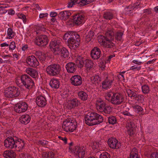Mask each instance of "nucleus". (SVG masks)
I'll return each mask as SVG.
<instances>
[{
    "mask_svg": "<svg viewBox=\"0 0 158 158\" xmlns=\"http://www.w3.org/2000/svg\"><path fill=\"white\" fill-rule=\"evenodd\" d=\"M123 32L118 31L114 35V30L113 29H108L105 33V36H101V42L104 47L107 48H111L113 47L114 44L112 42L114 39V36L116 40L118 41H121L123 35Z\"/></svg>",
    "mask_w": 158,
    "mask_h": 158,
    "instance_id": "obj_1",
    "label": "nucleus"
},
{
    "mask_svg": "<svg viewBox=\"0 0 158 158\" xmlns=\"http://www.w3.org/2000/svg\"><path fill=\"white\" fill-rule=\"evenodd\" d=\"M63 40L66 41V44L71 49H76L80 44V37L76 31H69L63 36Z\"/></svg>",
    "mask_w": 158,
    "mask_h": 158,
    "instance_id": "obj_2",
    "label": "nucleus"
},
{
    "mask_svg": "<svg viewBox=\"0 0 158 158\" xmlns=\"http://www.w3.org/2000/svg\"><path fill=\"white\" fill-rule=\"evenodd\" d=\"M85 123L89 126L99 124L103 122V117L97 113L90 111L85 115Z\"/></svg>",
    "mask_w": 158,
    "mask_h": 158,
    "instance_id": "obj_3",
    "label": "nucleus"
},
{
    "mask_svg": "<svg viewBox=\"0 0 158 158\" xmlns=\"http://www.w3.org/2000/svg\"><path fill=\"white\" fill-rule=\"evenodd\" d=\"M125 95L121 93L108 92L106 94L105 98L112 104L119 105L125 102Z\"/></svg>",
    "mask_w": 158,
    "mask_h": 158,
    "instance_id": "obj_4",
    "label": "nucleus"
},
{
    "mask_svg": "<svg viewBox=\"0 0 158 158\" xmlns=\"http://www.w3.org/2000/svg\"><path fill=\"white\" fill-rule=\"evenodd\" d=\"M76 59V62L79 67L82 68L85 64V67L88 70L93 68L94 64L91 60L86 59L82 56H77Z\"/></svg>",
    "mask_w": 158,
    "mask_h": 158,
    "instance_id": "obj_5",
    "label": "nucleus"
},
{
    "mask_svg": "<svg viewBox=\"0 0 158 158\" xmlns=\"http://www.w3.org/2000/svg\"><path fill=\"white\" fill-rule=\"evenodd\" d=\"M77 127V123L76 120L69 118L64 121L62 126L64 130L67 132L73 131L76 129Z\"/></svg>",
    "mask_w": 158,
    "mask_h": 158,
    "instance_id": "obj_6",
    "label": "nucleus"
},
{
    "mask_svg": "<svg viewBox=\"0 0 158 158\" xmlns=\"http://www.w3.org/2000/svg\"><path fill=\"white\" fill-rule=\"evenodd\" d=\"M22 85L30 90L35 88V83L31 77L27 74H23L20 77Z\"/></svg>",
    "mask_w": 158,
    "mask_h": 158,
    "instance_id": "obj_7",
    "label": "nucleus"
},
{
    "mask_svg": "<svg viewBox=\"0 0 158 158\" xmlns=\"http://www.w3.org/2000/svg\"><path fill=\"white\" fill-rule=\"evenodd\" d=\"M61 41V39L59 37L53 38L49 44L50 49L53 52L60 51V48L62 47Z\"/></svg>",
    "mask_w": 158,
    "mask_h": 158,
    "instance_id": "obj_8",
    "label": "nucleus"
},
{
    "mask_svg": "<svg viewBox=\"0 0 158 158\" xmlns=\"http://www.w3.org/2000/svg\"><path fill=\"white\" fill-rule=\"evenodd\" d=\"M61 70L60 65L57 64H53L48 66L46 68L48 74L51 76H56L59 74Z\"/></svg>",
    "mask_w": 158,
    "mask_h": 158,
    "instance_id": "obj_9",
    "label": "nucleus"
},
{
    "mask_svg": "<svg viewBox=\"0 0 158 158\" xmlns=\"http://www.w3.org/2000/svg\"><path fill=\"white\" fill-rule=\"evenodd\" d=\"M28 105L24 101H20L15 104L14 109L16 113H21L25 112L27 110Z\"/></svg>",
    "mask_w": 158,
    "mask_h": 158,
    "instance_id": "obj_10",
    "label": "nucleus"
},
{
    "mask_svg": "<svg viewBox=\"0 0 158 158\" xmlns=\"http://www.w3.org/2000/svg\"><path fill=\"white\" fill-rule=\"evenodd\" d=\"M49 40L46 35H40L36 37L35 40V44L39 46H44L48 44Z\"/></svg>",
    "mask_w": 158,
    "mask_h": 158,
    "instance_id": "obj_11",
    "label": "nucleus"
},
{
    "mask_svg": "<svg viewBox=\"0 0 158 158\" xmlns=\"http://www.w3.org/2000/svg\"><path fill=\"white\" fill-rule=\"evenodd\" d=\"M73 23V25L78 26L84 23V16L82 13L74 14L72 16Z\"/></svg>",
    "mask_w": 158,
    "mask_h": 158,
    "instance_id": "obj_12",
    "label": "nucleus"
},
{
    "mask_svg": "<svg viewBox=\"0 0 158 158\" xmlns=\"http://www.w3.org/2000/svg\"><path fill=\"white\" fill-rule=\"evenodd\" d=\"M115 77H106L102 82V88L107 90L111 88L112 84L114 82Z\"/></svg>",
    "mask_w": 158,
    "mask_h": 158,
    "instance_id": "obj_13",
    "label": "nucleus"
},
{
    "mask_svg": "<svg viewBox=\"0 0 158 158\" xmlns=\"http://www.w3.org/2000/svg\"><path fill=\"white\" fill-rule=\"evenodd\" d=\"M17 138H7L4 141V145L8 148L15 149V145Z\"/></svg>",
    "mask_w": 158,
    "mask_h": 158,
    "instance_id": "obj_14",
    "label": "nucleus"
},
{
    "mask_svg": "<svg viewBox=\"0 0 158 158\" xmlns=\"http://www.w3.org/2000/svg\"><path fill=\"white\" fill-rule=\"evenodd\" d=\"M81 103L77 98L71 99L68 101L67 107L69 109L72 110L76 109L80 106Z\"/></svg>",
    "mask_w": 158,
    "mask_h": 158,
    "instance_id": "obj_15",
    "label": "nucleus"
},
{
    "mask_svg": "<svg viewBox=\"0 0 158 158\" xmlns=\"http://www.w3.org/2000/svg\"><path fill=\"white\" fill-rule=\"evenodd\" d=\"M85 148L84 146H75L73 149L74 153L77 155L79 158H83L85 153Z\"/></svg>",
    "mask_w": 158,
    "mask_h": 158,
    "instance_id": "obj_16",
    "label": "nucleus"
},
{
    "mask_svg": "<svg viewBox=\"0 0 158 158\" xmlns=\"http://www.w3.org/2000/svg\"><path fill=\"white\" fill-rule=\"evenodd\" d=\"M108 144L109 146L111 148L118 149L120 148L121 144L115 138H110L108 140Z\"/></svg>",
    "mask_w": 158,
    "mask_h": 158,
    "instance_id": "obj_17",
    "label": "nucleus"
},
{
    "mask_svg": "<svg viewBox=\"0 0 158 158\" xmlns=\"http://www.w3.org/2000/svg\"><path fill=\"white\" fill-rule=\"evenodd\" d=\"M26 62L29 66L33 67H36L39 64L36 58L34 56H29L27 57Z\"/></svg>",
    "mask_w": 158,
    "mask_h": 158,
    "instance_id": "obj_18",
    "label": "nucleus"
},
{
    "mask_svg": "<svg viewBox=\"0 0 158 158\" xmlns=\"http://www.w3.org/2000/svg\"><path fill=\"white\" fill-rule=\"evenodd\" d=\"M71 83L72 85L75 86H79L82 83V79L81 76L75 75L72 76L70 78Z\"/></svg>",
    "mask_w": 158,
    "mask_h": 158,
    "instance_id": "obj_19",
    "label": "nucleus"
},
{
    "mask_svg": "<svg viewBox=\"0 0 158 158\" xmlns=\"http://www.w3.org/2000/svg\"><path fill=\"white\" fill-rule=\"evenodd\" d=\"M90 54L92 59L95 60H98L101 56V50L99 48L94 47L91 50Z\"/></svg>",
    "mask_w": 158,
    "mask_h": 158,
    "instance_id": "obj_20",
    "label": "nucleus"
},
{
    "mask_svg": "<svg viewBox=\"0 0 158 158\" xmlns=\"http://www.w3.org/2000/svg\"><path fill=\"white\" fill-rule=\"evenodd\" d=\"M36 104L39 107H44L47 104V100L42 95L38 96L35 100Z\"/></svg>",
    "mask_w": 158,
    "mask_h": 158,
    "instance_id": "obj_21",
    "label": "nucleus"
},
{
    "mask_svg": "<svg viewBox=\"0 0 158 158\" xmlns=\"http://www.w3.org/2000/svg\"><path fill=\"white\" fill-rule=\"evenodd\" d=\"M25 147V142L23 140L17 138L15 145V149L19 152L22 151L24 149Z\"/></svg>",
    "mask_w": 158,
    "mask_h": 158,
    "instance_id": "obj_22",
    "label": "nucleus"
},
{
    "mask_svg": "<svg viewBox=\"0 0 158 158\" xmlns=\"http://www.w3.org/2000/svg\"><path fill=\"white\" fill-rule=\"evenodd\" d=\"M127 126L128 134L130 136H132L135 133V127L134 123L133 121H131L128 123Z\"/></svg>",
    "mask_w": 158,
    "mask_h": 158,
    "instance_id": "obj_23",
    "label": "nucleus"
},
{
    "mask_svg": "<svg viewBox=\"0 0 158 158\" xmlns=\"http://www.w3.org/2000/svg\"><path fill=\"white\" fill-rule=\"evenodd\" d=\"M65 68L68 73H73L76 71L77 67L74 63L69 62L66 64Z\"/></svg>",
    "mask_w": 158,
    "mask_h": 158,
    "instance_id": "obj_24",
    "label": "nucleus"
},
{
    "mask_svg": "<svg viewBox=\"0 0 158 158\" xmlns=\"http://www.w3.org/2000/svg\"><path fill=\"white\" fill-rule=\"evenodd\" d=\"M59 50L60 51L57 52H58V54L61 57L63 58L68 57L69 55V52L68 50L66 48L62 46Z\"/></svg>",
    "mask_w": 158,
    "mask_h": 158,
    "instance_id": "obj_25",
    "label": "nucleus"
},
{
    "mask_svg": "<svg viewBox=\"0 0 158 158\" xmlns=\"http://www.w3.org/2000/svg\"><path fill=\"white\" fill-rule=\"evenodd\" d=\"M31 119L30 116L27 114L23 115L19 118V120L20 123L24 125H26L29 123Z\"/></svg>",
    "mask_w": 158,
    "mask_h": 158,
    "instance_id": "obj_26",
    "label": "nucleus"
},
{
    "mask_svg": "<svg viewBox=\"0 0 158 158\" xmlns=\"http://www.w3.org/2000/svg\"><path fill=\"white\" fill-rule=\"evenodd\" d=\"M71 13L69 11H62L58 14V16L62 20H65L71 15Z\"/></svg>",
    "mask_w": 158,
    "mask_h": 158,
    "instance_id": "obj_27",
    "label": "nucleus"
},
{
    "mask_svg": "<svg viewBox=\"0 0 158 158\" xmlns=\"http://www.w3.org/2000/svg\"><path fill=\"white\" fill-rule=\"evenodd\" d=\"M107 105L103 101L101 100H98L96 104L97 109L101 112H102Z\"/></svg>",
    "mask_w": 158,
    "mask_h": 158,
    "instance_id": "obj_28",
    "label": "nucleus"
},
{
    "mask_svg": "<svg viewBox=\"0 0 158 158\" xmlns=\"http://www.w3.org/2000/svg\"><path fill=\"white\" fill-rule=\"evenodd\" d=\"M15 87H9L6 89L4 94L5 97L8 98H11Z\"/></svg>",
    "mask_w": 158,
    "mask_h": 158,
    "instance_id": "obj_29",
    "label": "nucleus"
},
{
    "mask_svg": "<svg viewBox=\"0 0 158 158\" xmlns=\"http://www.w3.org/2000/svg\"><path fill=\"white\" fill-rule=\"evenodd\" d=\"M78 98L83 101H86L88 98V95L85 92L83 91H81L77 93Z\"/></svg>",
    "mask_w": 158,
    "mask_h": 158,
    "instance_id": "obj_30",
    "label": "nucleus"
},
{
    "mask_svg": "<svg viewBox=\"0 0 158 158\" xmlns=\"http://www.w3.org/2000/svg\"><path fill=\"white\" fill-rule=\"evenodd\" d=\"M49 85L52 88L57 89L59 87L60 82L58 79L52 78L50 81Z\"/></svg>",
    "mask_w": 158,
    "mask_h": 158,
    "instance_id": "obj_31",
    "label": "nucleus"
},
{
    "mask_svg": "<svg viewBox=\"0 0 158 158\" xmlns=\"http://www.w3.org/2000/svg\"><path fill=\"white\" fill-rule=\"evenodd\" d=\"M26 71L27 73L30 75L33 78H35L38 76L37 72L33 69L29 68H27Z\"/></svg>",
    "mask_w": 158,
    "mask_h": 158,
    "instance_id": "obj_32",
    "label": "nucleus"
},
{
    "mask_svg": "<svg viewBox=\"0 0 158 158\" xmlns=\"http://www.w3.org/2000/svg\"><path fill=\"white\" fill-rule=\"evenodd\" d=\"M3 155L6 158H15L16 157L15 153L12 150L5 151Z\"/></svg>",
    "mask_w": 158,
    "mask_h": 158,
    "instance_id": "obj_33",
    "label": "nucleus"
},
{
    "mask_svg": "<svg viewBox=\"0 0 158 158\" xmlns=\"http://www.w3.org/2000/svg\"><path fill=\"white\" fill-rule=\"evenodd\" d=\"M133 108L134 109L135 112L140 115H143L145 114L143 109L140 106L138 105H135L132 106Z\"/></svg>",
    "mask_w": 158,
    "mask_h": 158,
    "instance_id": "obj_34",
    "label": "nucleus"
},
{
    "mask_svg": "<svg viewBox=\"0 0 158 158\" xmlns=\"http://www.w3.org/2000/svg\"><path fill=\"white\" fill-rule=\"evenodd\" d=\"M114 17V14L113 13L110 11H107L104 12L103 17L106 20H111Z\"/></svg>",
    "mask_w": 158,
    "mask_h": 158,
    "instance_id": "obj_35",
    "label": "nucleus"
},
{
    "mask_svg": "<svg viewBox=\"0 0 158 158\" xmlns=\"http://www.w3.org/2000/svg\"><path fill=\"white\" fill-rule=\"evenodd\" d=\"M90 78L92 83L95 85H98L102 81V78L98 75L92 76Z\"/></svg>",
    "mask_w": 158,
    "mask_h": 158,
    "instance_id": "obj_36",
    "label": "nucleus"
},
{
    "mask_svg": "<svg viewBox=\"0 0 158 158\" xmlns=\"http://www.w3.org/2000/svg\"><path fill=\"white\" fill-rule=\"evenodd\" d=\"M94 35V32L93 31H90L86 34L85 38V41L86 43L89 42L93 38Z\"/></svg>",
    "mask_w": 158,
    "mask_h": 158,
    "instance_id": "obj_37",
    "label": "nucleus"
},
{
    "mask_svg": "<svg viewBox=\"0 0 158 158\" xmlns=\"http://www.w3.org/2000/svg\"><path fill=\"white\" fill-rule=\"evenodd\" d=\"M130 158H140L138 155L137 149L135 148H133L131 151Z\"/></svg>",
    "mask_w": 158,
    "mask_h": 158,
    "instance_id": "obj_38",
    "label": "nucleus"
},
{
    "mask_svg": "<svg viewBox=\"0 0 158 158\" xmlns=\"http://www.w3.org/2000/svg\"><path fill=\"white\" fill-rule=\"evenodd\" d=\"M126 92L128 96L130 97L131 99H132L134 96L135 95L136 92L133 89H126Z\"/></svg>",
    "mask_w": 158,
    "mask_h": 158,
    "instance_id": "obj_39",
    "label": "nucleus"
},
{
    "mask_svg": "<svg viewBox=\"0 0 158 158\" xmlns=\"http://www.w3.org/2000/svg\"><path fill=\"white\" fill-rule=\"evenodd\" d=\"M142 92L144 94H148L149 93V86L147 85H144L141 86Z\"/></svg>",
    "mask_w": 158,
    "mask_h": 158,
    "instance_id": "obj_40",
    "label": "nucleus"
},
{
    "mask_svg": "<svg viewBox=\"0 0 158 158\" xmlns=\"http://www.w3.org/2000/svg\"><path fill=\"white\" fill-rule=\"evenodd\" d=\"M89 4V3L88 0H79L78 3H77V6L80 7H82Z\"/></svg>",
    "mask_w": 158,
    "mask_h": 158,
    "instance_id": "obj_41",
    "label": "nucleus"
},
{
    "mask_svg": "<svg viewBox=\"0 0 158 158\" xmlns=\"http://www.w3.org/2000/svg\"><path fill=\"white\" fill-rule=\"evenodd\" d=\"M7 34L9 39H12L15 35V33L13 31V30L11 28H9L7 30Z\"/></svg>",
    "mask_w": 158,
    "mask_h": 158,
    "instance_id": "obj_42",
    "label": "nucleus"
},
{
    "mask_svg": "<svg viewBox=\"0 0 158 158\" xmlns=\"http://www.w3.org/2000/svg\"><path fill=\"white\" fill-rule=\"evenodd\" d=\"M43 54L44 53L40 51H37L35 53L36 56L38 57L40 60L42 61H44L45 59V57Z\"/></svg>",
    "mask_w": 158,
    "mask_h": 158,
    "instance_id": "obj_43",
    "label": "nucleus"
},
{
    "mask_svg": "<svg viewBox=\"0 0 158 158\" xmlns=\"http://www.w3.org/2000/svg\"><path fill=\"white\" fill-rule=\"evenodd\" d=\"M108 121L110 124L112 125L115 124L117 123V119L114 116L108 117Z\"/></svg>",
    "mask_w": 158,
    "mask_h": 158,
    "instance_id": "obj_44",
    "label": "nucleus"
},
{
    "mask_svg": "<svg viewBox=\"0 0 158 158\" xmlns=\"http://www.w3.org/2000/svg\"><path fill=\"white\" fill-rule=\"evenodd\" d=\"M20 94V91L19 89L15 87L14 90V92H13L11 98H14L18 97L19 96Z\"/></svg>",
    "mask_w": 158,
    "mask_h": 158,
    "instance_id": "obj_45",
    "label": "nucleus"
},
{
    "mask_svg": "<svg viewBox=\"0 0 158 158\" xmlns=\"http://www.w3.org/2000/svg\"><path fill=\"white\" fill-rule=\"evenodd\" d=\"M112 108L108 105H107L104 109L102 112H104L106 114H110L111 112Z\"/></svg>",
    "mask_w": 158,
    "mask_h": 158,
    "instance_id": "obj_46",
    "label": "nucleus"
},
{
    "mask_svg": "<svg viewBox=\"0 0 158 158\" xmlns=\"http://www.w3.org/2000/svg\"><path fill=\"white\" fill-rule=\"evenodd\" d=\"M134 7L132 6H126L125 8V10L126 11V13L127 14H131L133 10Z\"/></svg>",
    "mask_w": 158,
    "mask_h": 158,
    "instance_id": "obj_47",
    "label": "nucleus"
},
{
    "mask_svg": "<svg viewBox=\"0 0 158 158\" xmlns=\"http://www.w3.org/2000/svg\"><path fill=\"white\" fill-rule=\"evenodd\" d=\"M110 155L106 152L102 153L99 156L100 158H110Z\"/></svg>",
    "mask_w": 158,
    "mask_h": 158,
    "instance_id": "obj_48",
    "label": "nucleus"
},
{
    "mask_svg": "<svg viewBox=\"0 0 158 158\" xmlns=\"http://www.w3.org/2000/svg\"><path fill=\"white\" fill-rule=\"evenodd\" d=\"M130 109L129 108H126L125 110L122 112L123 114L126 116H131L133 115L130 113Z\"/></svg>",
    "mask_w": 158,
    "mask_h": 158,
    "instance_id": "obj_49",
    "label": "nucleus"
},
{
    "mask_svg": "<svg viewBox=\"0 0 158 158\" xmlns=\"http://www.w3.org/2000/svg\"><path fill=\"white\" fill-rule=\"evenodd\" d=\"M18 18L23 20L24 23H25L27 21V19L26 16L22 14H19L18 15Z\"/></svg>",
    "mask_w": 158,
    "mask_h": 158,
    "instance_id": "obj_50",
    "label": "nucleus"
},
{
    "mask_svg": "<svg viewBox=\"0 0 158 158\" xmlns=\"http://www.w3.org/2000/svg\"><path fill=\"white\" fill-rule=\"evenodd\" d=\"M7 138H17L16 136H15L14 133L11 131H8L6 132Z\"/></svg>",
    "mask_w": 158,
    "mask_h": 158,
    "instance_id": "obj_51",
    "label": "nucleus"
},
{
    "mask_svg": "<svg viewBox=\"0 0 158 158\" xmlns=\"http://www.w3.org/2000/svg\"><path fill=\"white\" fill-rule=\"evenodd\" d=\"M144 97L143 95L139 94L135 100H137L139 102H142L144 101Z\"/></svg>",
    "mask_w": 158,
    "mask_h": 158,
    "instance_id": "obj_52",
    "label": "nucleus"
},
{
    "mask_svg": "<svg viewBox=\"0 0 158 158\" xmlns=\"http://www.w3.org/2000/svg\"><path fill=\"white\" fill-rule=\"evenodd\" d=\"M48 141L44 139L39 140L38 142V143L39 144L41 145H42L43 146L47 145L48 144Z\"/></svg>",
    "mask_w": 158,
    "mask_h": 158,
    "instance_id": "obj_53",
    "label": "nucleus"
},
{
    "mask_svg": "<svg viewBox=\"0 0 158 158\" xmlns=\"http://www.w3.org/2000/svg\"><path fill=\"white\" fill-rule=\"evenodd\" d=\"M9 50H14L15 49L16 46L15 44V42L13 41L10 42V45H9Z\"/></svg>",
    "mask_w": 158,
    "mask_h": 158,
    "instance_id": "obj_54",
    "label": "nucleus"
},
{
    "mask_svg": "<svg viewBox=\"0 0 158 158\" xmlns=\"http://www.w3.org/2000/svg\"><path fill=\"white\" fill-rule=\"evenodd\" d=\"M150 158H158V151L152 152L150 155Z\"/></svg>",
    "mask_w": 158,
    "mask_h": 158,
    "instance_id": "obj_55",
    "label": "nucleus"
},
{
    "mask_svg": "<svg viewBox=\"0 0 158 158\" xmlns=\"http://www.w3.org/2000/svg\"><path fill=\"white\" fill-rule=\"evenodd\" d=\"M58 138L62 140L64 142L65 144H67V139L66 137H62L61 136H58Z\"/></svg>",
    "mask_w": 158,
    "mask_h": 158,
    "instance_id": "obj_56",
    "label": "nucleus"
},
{
    "mask_svg": "<svg viewBox=\"0 0 158 158\" xmlns=\"http://www.w3.org/2000/svg\"><path fill=\"white\" fill-rule=\"evenodd\" d=\"M141 67L138 66L136 65H134L133 66H131L130 68L131 70L137 69L138 70H139L140 69Z\"/></svg>",
    "mask_w": 158,
    "mask_h": 158,
    "instance_id": "obj_57",
    "label": "nucleus"
},
{
    "mask_svg": "<svg viewBox=\"0 0 158 158\" xmlns=\"http://www.w3.org/2000/svg\"><path fill=\"white\" fill-rule=\"evenodd\" d=\"M143 13H145L148 15L151 14V10L150 8L146 9L143 10Z\"/></svg>",
    "mask_w": 158,
    "mask_h": 158,
    "instance_id": "obj_58",
    "label": "nucleus"
},
{
    "mask_svg": "<svg viewBox=\"0 0 158 158\" xmlns=\"http://www.w3.org/2000/svg\"><path fill=\"white\" fill-rule=\"evenodd\" d=\"M48 15L47 13H41L39 15V18L41 19L43 18L44 17H47Z\"/></svg>",
    "mask_w": 158,
    "mask_h": 158,
    "instance_id": "obj_59",
    "label": "nucleus"
},
{
    "mask_svg": "<svg viewBox=\"0 0 158 158\" xmlns=\"http://www.w3.org/2000/svg\"><path fill=\"white\" fill-rule=\"evenodd\" d=\"M42 157L43 158H48V152H44L42 154Z\"/></svg>",
    "mask_w": 158,
    "mask_h": 158,
    "instance_id": "obj_60",
    "label": "nucleus"
},
{
    "mask_svg": "<svg viewBox=\"0 0 158 158\" xmlns=\"http://www.w3.org/2000/svg\"><path fill=\"white\" fill-rule=\"evenodd\" d=\"M8 11V13L9 15H13L15 14V11L13 9H9Z\"/></svg>",
    "mask_w": 158,
    "mask_h": 158,
    "instance_id": "obj_61",
    "label": "nucleus"
},
{
    "mask_svg": "<svg viewBox=\"0 0 158 158\" xmlns=\"http://www.w3.org/2000/svg\"><path fill=\"white\" fill-rule=\"evenodd\" d=\"M20 158H30V157H28L27 155L23 153H21L19 155Z\"/></svg>",
    "mask_w": 158,
    "mask_h": 158,
    "instance_id": "obj_62",
    "label": "nucleus"
},
{
    "mask_svg": "<svg viewBox=\"0 0 158 158\" xmlns=\"http://www.w3.org/2000/svg\"><path fill=\"white\" fill-rule=\"evenodd\" d=\"M57 15V13L55 12H51L50 13V16L52 17H55Z\"/></svg>",
    "mask_w": 158,
    "mask_h": 158,
    "instance_id": "obj_63",
    "label": "nucleus"
},
{
    "mask_svg": "<svg viewBox=\"0 0 158 158\" xmlns=\"http://www.w3.org/2000/svg\"><path fill=\"white\" fill-rule=\"evenodd\" d=\"M48 158H52L54 157V154L53 152H48Z\"/></svg>",
    "mask_w": 158,
    "mask_h": 158,
    "instance_id": "obj_64",
    "label": "nucleus"
}]
</instances>
